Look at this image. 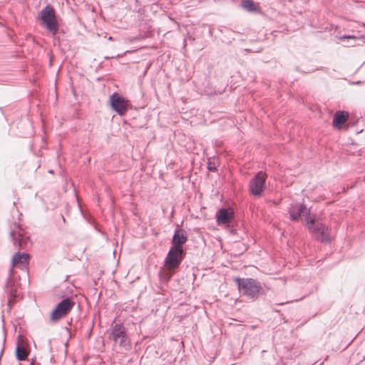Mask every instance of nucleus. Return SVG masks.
I'll return each mask as SVG.
<instances>
[{"label":"nucleus","mask_w":365,"mask_h":365,"mask_svg":"<svg viewBox=\"0 0 365 365\" xmlns=\"http://www.w3.org/2000/svg\"><path fill=\"white\" fill-rule=\"evenodd\" d=\"M39 19L41 24L46 28L53 35L57 34L59 24L56 15V11L53 6L47 5L41 11Z\"/></svg>","instance_id":"f257e3e1"},{"label":"nucleus","mask_w":365,"mask_h":365,"mask_svg":"<svg viewBox=\"0 0 365 365\" xmlns=\"http://www.w3.org/2000/svg\"><path fill=\"white\" fill-rule=\"evenodd\" d=\"M235 282L240 292L251 299L256 298L262 289L260 283L252 278H236Z\"/></svg>","instance_id":"f03ea898"},{"label":"nucleus","mask_w":365,"mask_h":365,"mask_svg":"<svg viewBox=\"0 0 365 365\" xmlns=\"http://www.w3.org/2000/svg\"><path fill=\"white\" fill-rule=\"evenodd\" d=\"M309 231L322 242L330 241L329 229L325 224L316 221L314 215L307 224Z\"/></svg>","instance_id":"7ed1b4c3"},{"label":"nucleus","mask_w":365,"mask_h":365,"mask_svg":"<svg viewBox=\"0 0 365 365\" xmlns=\"http://www.w3.org/2000/svg\"><path fill=\"white\" fill-rule=\"evenodd\" d=\"M183 250L170 248L164 262V266L168 271L178 269L183 259Z\"/></svg>","instance_id":"20e7f679"},{"label":"nucleus","mask_w":365,"mask_h":365,"mask_svg":"<svg viewBox=\"0 0 365 365\" xmlns=\"http://www.w3.org/2000/svg\"><path fill=\"white\" fill-rule=\"evenodd\" d=\"M290 218L293 221L302 219L306 225L313 217L310 215V210L305 205L300 203H292L289 209Z\"/></svg>","instance_id":"39448f33"},{"label":"nucleus","mask_w":365,"mask_h":365,"mask_svg":"<svg viewBox=\"0 0 365 365\" xmlns=\"http://www.w3.org/2000/svg\"><path fill=\"white\" fill-rule=\"evenodd\" d=\"M267 174L263 171H259L250 182L249 189L250 193L255 197H260L265 186Z\"/></svg>","instance_id":"423d86ee"},{"label":"nucleus","mask_w":365,"mask_h":365,"mask_svg":"<svg viewBox=\"0 0 365 365\" xmlns=\"http://www.w3.org/2000/svg\"><path fill=\"white\" fill-rule=\"evenodd\" d=\"M74 302L69 298L60 302L51 314V320L56 322L66 316L73 309Z\"/></svg>","instance_id":"0eeeda50"},{"label":"nucleus","mask_w":365,"mask_h":365,"mask_svg":"<svg viewBox=\"0 0 365 365\" xmlns=\"http://www.w3.org/2000/svg\"><path fill=\"white\" fill-rule=\"evenodd\" d=\"M110 338L115 343H118L120 346L128 349L130 346V342L125 333V329L122 324H115L112 329Z\"/></svg>","instance_id":"6e6552de"},{"label":"nucleus","mask_w":365,"mask_h":365,"mask_svg":"<svg viewBox=\"0 0 365 365\" xmlns=\"http://www.w3.org/2000/svg\"><path fill=\"white\" fill-rule=\"evenodd\" d=\"M112 108L120 115H123L127 111L128 101L118 93H114L110 97Z\"/></svg>","instance_id":"1a4fd4ad"},{"label":"nucleus","mask_w":365,"mask_h":365,"mask_svg":"<svg viewBox=\"0 0 365 365\" xmlns=\"http://www.w3.org/2000/svg\"><path fill=\"white\" fill-rule=\"evenodd\" d=\"M19 287L20 283L17 281V277L15 275L13 268H11L9 277L6 285V292L9 293L11 297H16L19 296Z\"/></svg>","instance_id":"9d476101"},{"label":"nucleus","mask_w":365,"mask_h":365,"mask_svg":"<svg viewBox=\"0 0 365 365\" xmlns=\"http://www.w3.org/2000/svg\"><path fill=\"white\" fill-rule=\"evenodd\" d=\"M234 217V211L231 208H222L216 213V220L218 225L229 226Z\"/></svg>","instance_id":"9b49d317"},{"label":"nucleus","mask_w":365,"mask_h":365,"mask_svg":"<svg viewBox=\"0 0 365 365\" xmlns=\"http://www.w3.org/2000/svg\"><path fill=\"white\" fill-rule=\"evenodd\" d=\"M10 235L14 243L18 242L20 248H24L27 245L29 238L19 226H16V228L11 232Z\"/></svg>","instance_id":"f8f14e48"},{"label":"nucleus","mask_w":365,"mask_h":365,"mask_svg":"<svg viewBox=\"0 0 365 365\" xmlns=\"http://www.w3.org/2000/svg\"><path fill=\"white\" fill-rule=\"evenodd\" d=\"M186 241L187 236L185 235V232L182 230H177L173 237V246L171 248L183 250L182 245H184Z\"/></svg>","instance_id":"ddd939ff"},{"label":"nucleus","mask_w":365,"mask_h":365,"mask_svg":"<svg viewBox=\"0 0 365 365\" xmlns=\"http://www.w3.org/2000/svg\"><path fill=\"white\" fill-rule=\"evenodd\" d=\"M349 115L346 112L338 111L335 113L333 125L337 128H340L341 125L347 120Z\"/></svg>","instance_id":"4468645a"},{"label":"nucleus","mask_w":365,"mask_h":365,"mask_svg":"<svg viewBox=\"0 0 365 365\" xmlns=\"http://www.w3.org/2000/svg\"><path fill=\"white\" fill-rule=\"evenodd\" d=\"M29 260V255L26 253H20L18 252L15 254L12 259V265L13 267L16 266L18 264H21L24 267L26 265Z\"/></svg>","instance_id":"2eb2a0df"},{"label":"nucleus","mask_w":365,"mask_h":365,"mask_svg":"<svg viewBox=\"0 0 365 365\" xmlns=\"http://www.w3.org/2000/svg\"><path fill=\"white\" fill-rule=\"evenodd\" d=\"M16 357L19 361L25 360L28 356V351L26 349L18 344L16 347Z\"/></svg>","instance_id":"dca6fc26"},{"label":"nucleus","mask_w":365,"mask_h":365,"mask_svg":"<svg viewBox=\"0 0 365 365\" xmlns=\"http://www.w3.org/2000/svg\"><path fill=\"white\" fill-rule=\"evenodd\" d=\"M242 6L244 9H245L247 11H255L256 9L255 5L252 1L250 0H246L243 1L242 2Z\"/></svg>","instance_id":"f3484780"},{"label":"nucleus","mask_w":365,"mask_h":365,"mask_svg":"<svg viewBox=\"0 0 365 365\" xmlns=\"http://www.w3.org/2000/svg\"><path fill=\"white\" fill-rule=\"evenodd\" d=\"M340 40L341 41H344V40H351V41H354V43H351V45L352 46H355L356 44L355 43V41H356L358 40H360V39L358 37L354 36H344L340 37Z\"/></svg>","instance_id":"a211bd4d"},{"label":"nucleus","mask_w":365,"mask_h":365,"mask_svg":"<svg viewBox=\"0 0 365 365\" xmlns=\"http://www.w3.org/2000/svg\"><path fill=\"white\" fill-rule=\"evenodd\" d=\"M207 168L210 171H215L216 170V168L214 165H212L211 163H209Z\"/></svg>","instance_id":"6ab92c4d"}]
</instances>
